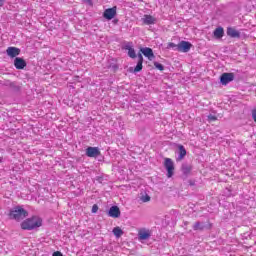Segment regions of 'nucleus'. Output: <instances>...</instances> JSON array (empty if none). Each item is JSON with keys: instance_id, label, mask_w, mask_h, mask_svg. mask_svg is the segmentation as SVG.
<instances>
[{"instance_id": "nucleus-1", "label": "nucleus", "mask_w": 256, "mask_h": 256, "mask_svg": "<svg viewBox=\"0 0 256 256\" xmlns=\"http://www.w3.org/2000/svg\"><path fill=\"white\" fill-rule=\"evenodd\" d=\"M43 225V220L38 216H33L31 218H27L21 223V229L24 231H33V229H37Z\"/></svg>"}, {"instance_id": "nucleus-2", "label": "nucleus", "mask_w": 256, "mask_h": 256, "mask_svg": "<svg viewBox=\"0 0 256 256\" xmlns=\"http://www.w3.org/2000/svg\"><path fill=\"white\" fill-rule=\"evenodd\" d=\"M28 216L29 212L21 206L13 207L9 212V218L14 219V221H23V219Z\"/></svg>"}, {"instance_id": "nucleus-3", "label": "nucleus", "mask_w": 256, "mask_h": 256, "mask_svg": "<svg viewBox=\"0 0 256 256\" xmlns=\"http://www.w3.org/2000/svg\"><path fill=\"white\" fill-rule=\"evenodd\" d=\"M164 167L167 171L166 175L168 179H171V177L175 175V163H173V160L171 158H165Z\"/></svg>"}, {"instance_id": "nucleus-4", "label": "nucleus", "mask_w": 256, "mask_h": 256, "mask_svg": "<svg viewBox=\"0 0 256 256\" xmlns=\"http://www.w3.org/2000/svg\"><path fill=\"white\" fill-rule=\"evenodd\" d=\"M192 47L193 44H191V42L181 41L177 46V51H180L182 53H189Z\"/></svg>"}, {"instance_id": "nucleus-5", "label": "nucleus", "mask_w": 256, "mask_h": 256, "mask_svg": "<svg viewBox=\"0 0 256 256\" xmlns=\"http://www.w3.org/2000/svg\"><path fill=\"white\" fill-rule=\"evenodd\" d=\"M115 15H117V6L108 8L103 13L104 19H107L108 21H111V19H113Z\"/></svg>"}, {"instance_id": "nucleus-6", "label": "nucleus", "mask_w": 256, "mask_h": 256, "mask_svg": "<svg viewBox=\"0 0 256 256\" xmlns=\"http://www.w3.org/2000/svg\"><path fill=\"white\" fill-rule=\"evenodd\" d=\"M235 79V74L233 73H223L220 77V83L222 85H228V83H231Z\"/></svg>"}, {"instance_id": "nucleus-7", "label": "nucleus", "mask_w": 256, "mask_h": 256, "mask_svg": "<svg viewBox=\"0 0 256 256\" xmlns=\"http://www.w3.org/2000/svg\"><path fill=\"white\" fill-rule=\"evenodd\" d=\"M99 155H101V151L97 147L90 146L86 149V157L97 158Z\"/></svg>"}, {"instance_id": "nucleus-8", "label": "nucleus", "mask_w": 256, "mask_h": 256, "mask_svg": "<svg viewBox=\"0 0 256 256\" xmlns=\"http://www.w3.org/2000/svg\"><path fill=\"white\" fill-rule=\"evenodd\" d=\"M108 216L113 219H119V217H121V210L117 206H111L108 211Z\"/></svg>"}, {"instance_id": "nucleus-9", "label": "nucleus", "mask_w": 256, "mask_h": 256, "mask_svg": "<svg viewBox=\"0 0 256 256\" xmlns=\"http://www.w3.org/2000/svg\"><path fill=\"white\" fill-rule=\"evenodd\" d=\"M141 53L144 55V57H147L149 61H153L155 59V54H153V49L149 47L141 48Z\"/></svg>"}, {"instance_id": "nucleus-10", "label": "nucleus", "mask_w": 256, "mask_h": 256, "mask_svg": "<svg viewBox=\"0 0 256 256\" xmlns=\"http://www.w3.org/2000/svg\"><path fill=\"white\" fill-rule=\"evenodd\" d=\"M14 67L19 70L25 69V67H27V62H25V59L21 57H16L14 59Z\"/></svg>"}, {"instance_id": "nucleus-11", "label": "nucleus", "mask_w": 256, "mask_h": 256, "mask_svg": "<svg viewBox=\"0 0 256 256\" xmlns=\"http://www.w3.org/2000/svg\"><path fill=\"white\" fill-rule=\"evenodd\" d=\"M178 157L176 158V161H183L187 155V150L185 149V146L178 144Z\"/></svg>"}, {"instance_id": "nucleus-12", "label": "nucleus", "mask_w": 256, "mask_h": 256, "mask_svg": "<svg viewBox=\"0 0 256 256\" xmlns=\"http://www.w3.org/2000/svg\"><path fill=\"white\" fill-rule=\"evenodd\" d=\"M6 53H7L8 57H11L13 59L21 54V49H19L17 47H8L6 50Z\"/></svg>"}, {"instance_id": "nucleus-13", "label": "nucleus", "mask_w": 256, "mask_h": 256, "mask_svg": "<svg viewBox=\"0 0 256 256\" xmlns=\"http://www.w3.org/2000/svg\"><path fill=\"white\" fill-rule=\"evenodd\" d=\"M138 239H139V241H147L148 239H151V231L140 230L138 232Z\"/></svg>"}, {"instance_id": "nucleus-14", "label": "nucleus", "mask_w": 256, "mask_h": 256, "mask_svg": "<svg viewBox=\"0 0 256 256\" xmlns=\"http://www.w3.org/2000/svg\"><path fill=\"white\" fill-rule=\"evenodd\" d=\"M143 70V54L138 53V62L136 67L134 68V73H139V71Z\"/></svg>"}, {"instance_id": "nucleus-15", "label": "nucleus", "mask_w": 256, "mask_h": 256, "mask_svg": "<svg viewBox=\"0 0 256 256\" xmlns=\"http://www.w3.org/2000/svg\"><path fill=\"white\" fill-rule=\"evenodd\" d=\"M227 35H228V37H232V38H240L241 37V34L239 33V31H237L235 28H232V27L227 28Z\"/></svg>"}, {"instance_id": "nucleus-16", "label": "nucleus", "mask_w": 256, "mask_h": 256, "mask_svg": "<svg viewBox=\"0 0 256 256\" xmlns=\"http://www.w3.org/2000/svg\"><path fill=\"white\" fill-rule=\"evenodd\" d=\"M181 171L183 175L187 177V175H189V173L193 171V166H191V164H188V163H183L181 166Z\"/></svg>"}, {"instance_id": "nucleus-17", "label": "nucleus", "mask_w": 256, "mask_h": 256, "mask_svg": "<svg viewBox=\"0 0 256 256\" xmlns=\"http://www.w3.org/2000/svg\"><path fill=\"white\" fill-rule=\"evenodd\" d=\"M156 22H157V19H155V17L151 15H144L143 23L145 25H155Z\"/></svg>"}, {"instance_id": "nucleus-18", "label": "nucleus", "mask_w": 256, "mask_h": 256, "mask_svg": "<svg viewBox=\"0 0 256 256\" xmlns=\"http://www.w3.org/2000/svg\"><path fill=\"white\" fill-rule=\"evenodd\" d=\"M213 35L216 39H221L225 35V30L223 27H218L214 30Z\"/></svg>"}, {"instance_id": "nucleus-19", "label": "nucleus", "mask_w": 256, "mask_h": 256, "mask_svg": "<svg viewBox=\"0 0 256 256\" xmlns=\"http://www.w3.org/2000/svg\"><path fill=\"white\" fill-rule=\"evenodd\" d=\"M203 229H205V225L201 224V222H195L193 225L194 231H203Z\"/></svg>"}, {"instance_id": "nucleus-20", "label": "nucleus", "mask_w": 256, "mask_h": 256, "mask_svg": "<svg viewBox=\"0 0 256 256\" xmlns=\"http://www.w3.org/2000/svg\"><path fill=\"white\" fill-rule=\"evenodd\" d=\"M112 232L115 237H121V235H123V230L119 227H115Z\"/></svg>"}, {"instance_id": "nucleus-21", "label": "nucleus", "mask_w": 256, "mask_h": 256, "mask_svg": "<svg viewBox=\"0 0 256 256\" xmlns=\"http://www.w3.org/2000/svg\"><path fill=\"white\" fill-rule=\"evenodd\" d=\"M172 221H177V217H179V211L171 210L170 211Z\"/></svg>"}, {"instance_id": "nucleus-22", "label": "nucleus", "mask_w": 256, "mask_h": 256, "mask_svg": "<svg viewBox=\"0 0 256 256\" xmlns=\"http://www.w3.org/2000/svg\"><path fill=\"white\" fill-rule=\"evenodd\" d=\"M154 67L158 69L159 71H165V66L159 62H154Z\"/></svg>"}, {"instance_id": "nucleus-23", "label": "nucleus", "mask_w": 256, "mask_h": 256, "mask_svg": "<svg viewBox=\"0 0 256 256\" xmlns=\"http://www.w3.org/2000/svg\"><path fill=\"white\" fill-rule=\"evenodd\" d=\"M128 57H130L131 59H135L137 57V54L135 53V49H130L128 50Z\"/></svg>"}, {"instance_id": "nucleus-24", "label": "nucleus", "mask_w": 256, "mask_h": 256, "mask_svg": "<svg viewBox=\"0 0 256 256\" xmlns=\"http://www.w3.org/2000/svg\"><path fill=\"white\" fill-rule=\"evenodd\" d=\"M141 201H143V203H148V201H151V196L146 194L141 197Z\"/></svg>"}, {"instance_id": "nucleus-25", "label": "nucleus", "mask_w": 256, "mask_h": 256, "mask_svg": "<svg viewBox=\"0 0 256 256\" xmlns=\"http://www.w3.org/2000/svg\"><path fill=\"white\" fill-rule=\"evenodd\" d=\"M177 47H179V45H177L173 42L168 43V49H176L177 50Z\"/></svg>"}, {"instance_id": "nucleus-26", "label": "nucleus", "mask_w": 256, "mask_h": 256, "mask_svg": "<svg viewBox=\"0 0 256 256\" xmlns=\"http://www.w3.org/2000/svg\"><path fill=\"white\" fill-rule=\"evenodd\" d=\"M208 120L209 121H217V116L210 114V115H208Z\"/></svg>"}, {"instance_id": "nucleus-27", "label": "nucleus", "mask_w": 256, "mask_h": 256, "mask_svg": "<svg viewBox=\"0 0 256 256\" xmlns=\"http://www.w3.org/2000/svg\"><path fill=\"white\" fill-rule=\"evenodd\" d=\"M97 211H99V206L97 204H94L92 206V213H97Z\"/></svg>"}, {"instance_id": "nucleus-28", "label": "nucleus", "mask_w": 256, "mask_h": 256, "mask_svg": "<svg viewBox=\"0 0 256 256\" xmlns=\"http://www.w3.org/2000/svg\"><path fill=\"white\" fill-rule=\"evenodd\" d=\"M124 49H125L126 51H130V49H133V47H131L130 44H126V45L124 46Z\"/></svg>"}, {"instance_id": "nucleus-29", "label": "nucleus", "mask_w": 256, "mask_h": 256, "mask_svg": "<svg viewBox=\"0 0 256 256\" xmlns=\"http://www.w3.org/2000/svg\"><path fill=\"white\" fill-rule=\"evenodd\" d=\"M52 256H63V254L59 251H56L52 254Z\"/></svg>"}, {"instance_id": "nucleus-30", "label": "nucleus", "mask_w": 256, "mask_h": 256, "mask_svg": "<svg viewBox=\"0 0 256 256\" xmlns=\"http://www.w3.org/2000/svg\"><path fill=\"white\" fill-rule=\"evenodd\" d=\"M252 116H253V119H254V121H255V123H256V109H255V110H253V112H252Z\"/></svg>"}, {"instance_id": "nucleus-31", "label": "nucleus", "mask_w": 256, "mask_h": 256, "mask_svg": "<svg viewBox=\"0 0 256 256\" xmlns=\"http://www.w3.org/2000/svg\"><path fill=\"white\" fill-rule=\"evenodd\" d=\"M5 5V0H0V7H3Z\"/></svg>"}, {"instance_id": "nucleus-32", "label": "nucleus", "mask_w": 256, "mask_h": 256, "mask_svg": "<svg viewBox=\"0 0 256 256\" xmlns=\"http://www.w3.org/2000/svg\"><path fill=\"white\" fill-rule=\"evenodd\" d=\"M86 1V3H88V5H93V2L91 0H84Z\"/></svg>"}, {"instance_id": "nucleus-33", "label": "nucleus", "mask_w": 256, "mask_h": 256, "mask_svg": "<svg viewBox=\"0 0 256 256\" xmlns=\"http://www.w3.org/2000/svg\"><path fill=\"white\" fill-rule=\"evenodd\" d=\"M2 162H3V158L0 157V163H2Z\"/></svg>"}]
</instances>
